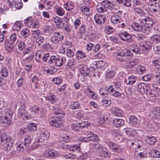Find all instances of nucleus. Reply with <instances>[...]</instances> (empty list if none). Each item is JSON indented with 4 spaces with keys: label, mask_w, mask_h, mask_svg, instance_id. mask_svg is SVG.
<instances>
[{
    "label": "nucleus",
    "mask_w": 160,
    "mask_h": 160,
    "mask_svg": "<svg viewBox=\"0 0 160 160\" xmlns=\"http://www.w3.org/2000/svg\"><path fill=\"white\" fill-rule=\"evenodd\" d=\"M110 112L114 115L117 117L122 116L123 112L118 108L116 107H113L110 109Z\"/></svg>",
    "instance_id": "20"
},
{
    "label": "nucleus",
    "mask_w": 160,
    "mask_h": 160,
    "mask_svg": "<svg viewBox=\"0 0 160 160\" xmlns=\"http://www.w3.org/2000/svg\"><path fill=\"white\" fill-rule=\"evenodd\" d=\"M86 25L85 24H83L80 26L79 28V32L82 35H83L86 33Z\"/></svg>",
    "instance_id": "56"
},
{
    "label": "nucleus",
    "mask_w": 160,
    "mask_h": 160,
    "mask_svg": "<svg viewBox=\"0 0 160 160\" xmlns=\"http://www.w3.org/2000/svg\"><path fill=\"white\" fill-rule=\"evenodd\" d=\"M22 3L21 1H14V5L17 9H20L22 8Z\"/></svg>",
    "instance_id": "64"
},
{
    "label": "nucleus",
    "mask_w": 160,
    "mask_h": 160,
    "mask_svg": "<svg viewBox=\"0 0 160 160\" xmlns=\"http://www.w3.org/2000/svg\"><path fill=\"white\" fill-rule=\"evenodd\" d=\"M76 64V62L74 59H69L67 64L66 67L71 68L72 66L75 65Z\"/></svg>",
    "instance_id": "59"
},
{
    "label": "nucleus",
    "mask_w": 160,
    "mask_h": 160,
    "mask_svg": "<svg viewBox=\"0 0 160 160\" xmlns=\"http://www.w3.org/2000/svg\"><path fill=\"white\" fill-rule=\"evenodd\" d=\"M102 3L105 7L106 10L107 8L111 10L116 9L114 4L109 1L103 0L102 1Z\"/></svg>",
    "instance_id": "15"
},
{
    "label": "nucleus",
    "mask_w": 160,
    "mask_h": 160,
    "mask_svg": "<svg viewBox=\"0 0 160 160\" xmlns=\"http://www.w3.org/2000/svg\"><path fill=\"white\" fill-rule=\"evenodd\" d=\"M17 149L18 151H23L27 148V147H25L23 142H18L16 144Z\"/></svg>",
    "instance_id": "39"
},
{
    "label": "nucleus",
    "mask_w": 160,
    "mask_h": 160,
    "mask_svg": "<svg viewBox=\"0 0 160 160\" xmlns=\"http://www.w3.org/2000/svg\"><path fill=\"white\" fill-rule=\"evenodd\" d=\"M131 27L135 31L141 32L146 34V28L142 22V20L140 22H134L131 25Z\"/></svg>",
    "instance_id": "6"
},
{
    "label": "nucleus",
    "mask_w": 160,
    "mask_h": 160,
    "mask_svg": "<svg viewBox=\"0 0 160 160\" xmlns=\"http://www.w3.org/2000/svg\"><path fill=\"white\" fill-rule=\"evenodd\" d=\"M2 142L6 144V146L3 148V150L7 152L11 149L14 143V141L9 136L3 133L0 136V143Z\"/></svg>",
    "instance_id": "3"
},
{
    "label": "nucleus",
    "mask_w": 160,
    "mask_h": 160,
    "mask_svg": "<svg viewBox=\"0 0 160 160\" xmlns=\"http://www.w3.org/2000/svg\"><path fill=\"white\" fill-rule=\"evenodd\" d=\"M105 16L98 13L96 14L94 16V19L96 23L98 24H102L105 22Z\"/></svg>",
    "instance_id": "10"
},
{
    "label": "nucleus",
    "mask_w": 160,
    "mask_h": 160,
    "mask_svg": "<svg viewBox=\"0 0 160 160\" xmlns=\"http://www.w3.org/2000/svg\"><path fill=\"white\" fill-rule=\"evenodd\" d=\"M33 21L31 17H28L24 20V23L28 27L31 28L33 23Z\"/></svg>",
    "instance_id": "45"
},
{
    "label": "nucleus",
    "mask_w": 160,
    "mask_h": 160,
    "mask_svg": "<svg viewBox=\"0 0 160 160\" xmlns=\"http://www.w3.org/2000/svg\"><path fill=\"white\" fill-rule=\"evenodd\" d=\"M152 47V44L149 41H145L142 45V50L150 49Z\"/></svg>",
    "instance_id": "43"
},
{
    "label": "nucleus",
    "mask_w": 160,
    "mask_h": 160,
    "mask_svg": "<svg viewBox=\"0 0 160 160\" xmlns=\"http://www.w3.org/2000/svg\"><path fill=\"white\" fill-rule=\"evenodd\" d=\"M142 22L146 28V34H149L151 31V27L153 24L152 19L147 18L142 20Z\"/></svg>",
    "instance_id": "7"
},
{
    "label": "nucleus",
    "mask_w": 160,
    "mask_h": 160,
    "mask_svg": "<svg viewBox=\"0 0 160 160\" xmlns=\"http://www.w3.org/2000/svg\"><path fill=\"white\" fill-rule=\"evenodd\" d=\"M52 111L54 114L59 115L62 118H63L65 115V113L63 111L57 106H54L53 107Z\"/></svg>",
    "instance_id": "25"
},
{
    "label": "nucleus",
    "mask_w": 160,
    "mask_h": 160,
    "mask_svg": "<svg viewBox=\"0 0 160 160\" xmlns=\"http://www.w3.org/2000/svg\"><path fill=\"white\" fill-rule=\"evenodd\" d=\"M129 123L132 126L135 127H138L139 125V122L137 118L134 115H131L129 117Z\"/></svg>",
    "instance_id": "18"
},
{
    "label": "nucleus",
    "mask_w": 160,
    "mask_h": 160,
    "mask_svg": "<svg viewBox=\"0 0 160 160\" xmlns=\"http://www.w3.org/2000/svg\"><path fill=\"white\" fill-rule=\"evenodd\" d=\"M0 113L3 115V117L7 118L9 120L11 119L13 114L11 110L8 109H5V108L4 111L2 110Z\"/></svg>",
    "instance_id": "22"
},
{
    "label": "nucleus",
    "mask_w": 160,
    "mask_h": 160,
    "mask_svg": "<svg viewBox=\"0 0 160 160\" xmlns=\"http://www.w3.org/2000/svg\"><path fill=\"white\" fill-rule=\"evenodd\" d=\"M14 45L13 43H11L8 41L7 40H6L5 42V48L6 50L8 52H10L13 49Z\"/></svg>",
    "instance_id": "31"
},
{
    "label": "nucleus",
    "mask_w": 160,
    "mask_h": 160,
    "mask_svg": "<svg viewBox=\"0 0 160 160\" xmlns=\"http://www.w3.org/2000/svg\"><path fill=\"white\" fill-rule=\"evenodd\" d=\"M64 39V36L61 32H56L53 33L50 38V41L54 44H57Z\"/></svg>",
    "instance_id": "5"
},
{
    "label": "nucleus",
    "mask_w": 160,
    "mask_h": 160,
    "mask_svg": "<svg viewBox=\"0 0 160 160\" xmlns=\"http://www.w3.org/2000/svg\"><path fill=\"white\" fill-rule=\"evenodd\" d=\"M76 57L78 59H80L86 58L87 56L85 52L81 50H78L76 52Z\"/></svg>",
    "instance_id": "32"
},
{
    "label": "nucleus",
    "mask_w": 160,
    "mask_h": 160,
    "mask_svg": "<svg viewBox=\"0 0 160 160\" xmlns=\"http://www.w3.org/2000/svg\"><path fill=\"white\" fill-rule=\"evenodd\" d=\"M108 91L110 95L115 97H120L121 95V93L120 92L115 90L111 86L108 88Z\"/></svg>",
    "instance_id": "14"
},
{
    "label": "nucleus",
    "mask_w": 160,
    "mask_h": 160,
    "mask_svg": "<svg viewBox=\"0 0 160 160\" xmlns=\"http://www.w3.org/2000/svg\"><path fill=\"white\" fill-rule=\"evenodd\" d=\"M85 92L86 95L90 98H92L94 100H97L98 98V96L95 92L88 88L85 89Z\"/></svg>",
    "instance_id": "13"
},
{
    "label": "nucleus",
    "mask_w": 160,
    "mask_h": 160,
    "mask_svg": "<svg viewBox=\"0 0 160 160\" xmlns=\"http://www.w3.org/2000/svg\"><path fill=\"white\" fill-rule=\"evenodd\" d=\"M63 6L66 10L69 11H71L74 8L73 2H71L66 3L64 4Z\"/></svg>",
    "instance_id": "36"
},
{
    "label": "nucleus",
    "mask_w": 160,
    "mask_h": 160,
    "mask_svg": "<svg viewBox=\"0 0 160 160\" xmlns=\"http://www.w3.org/2000/svg\"><path fill=\"white\" fill-rule=\"evenodd\" d=\"M128 82L127 80H125V82L127 83V85H132L136 82V77L133 75H131L128 77Z\"/></svg>",
    "instance_id": "34"
},
{
    "label": "nucleus",
    "mask_w": 160,
    "mask_h": 160,
    "mask_svg": "<svg viewBox=\"0 0 160 160\" xmlns=\"http://www.w3.org/2000/svg\"><path fill=\"white\" fill-rule=\"evenodd\" d=\"M137 88L138 90L142 93L145 92L147 90V86L143 83H139L137 85Z\"/></svg>",
    "instance_id": "30"
},
{
    "label": "nucleus",
    "mask_w": 160,
    "mask_h": 160,
    "mask_svg": "<svg viewBox=\"0 0 160 160\" xmlns=\"http://www.w3.org/2000/svg\"><path fill=\"white\" fill-rule=\"evenodd\" d=\"M85 137L81 136L78 138L79 141H83L85 142H88L90 141H94L95 142L98 141L99 139L98 136L94 133L89 130L84 131Z\"/></svg>",
    "instance_id": "2"
},
{
    "label": "nucleus",
    "mask_w": 160,
    "mask_h": 160,
    "mask_svg": "<svg viewBox=\"0 0 160 160\" xmlns=\"http://www.w3.org/2000/svg\"><path fill=\"white\" fill-rule=\"evenodd\" d=\"M139 74H142L146 71L145 68L142 65H138L137 68Z\"/></svg>",
    "instance_id": "54"
},
{
    "label": "nucleus",
    "mask_w": 160,
    "mask_h": 160,
    "mask_svg": "<svg viewBox=\"0 0 160 160\" xmlns=\"http://www.w3.org/2000/svg\"><path fill=\"white\" fill-rule=\"evenodd\" d=\"M115 72L112 70L108 69L106 72L105 78L107 79L112 78L115 75Z\"/></svg>",
    "instance_id": "33"
},
{
    "label": "nucleus",
    "mask_w": 160,
    "mask_h": 160,
    "mask_svg": "<svg viewBox=\"0 0 160 160\" xmlns=\"http://www.w3.org/2000/svg\"><path fill=\"white\" fill-rule=\"evenodd\" d=\"M132 55V53L129 49L122 52H118L116 54L117 60L127 69H131L138 64L139 60L134 58L130 60L128 57Z\"/></svg>",
    "instance_id": "1"
},
{
    "label": "nucleus",
    "mask_w": 160,
    "mask_h": 160,
    "mask_svg": "<svg viewBox=\"0 0 160 160\" xmlns=\"http://www.w3.org/2000/svg\"><path fill=\"white\" fill-rule=\"evenodd\" d=\"M70 150L71 151L78 152L80 151V148L78 145H73L70 147Z\"/></svg>",
    "instance_id": "58"
},
{
    "label": "nucleus",
    "mask_w": 160,
    "mask_h": 160,
    "mask_svg": "<svg viewBox=\"0 0 160 160\" xmlns=\"http://www.w3.org/2000/svg\"><path fill=\"white\" fill-rule=\"evenodd\" d=\"M52 81L55 84H59L62 82V78L59 77L54 78H53Z\"/></svg>",
    "instance_id": "61"
},
{
    "label": "nucleus",
    "mask_w": 160,
    "mask_h": 160,
    "mask_svg": "<svg viewBox=\"0 0 160 160\" xmlns=\"http://www.w3.org/2000/svg\"><path fill=\"white\" fill-rule=\"evenodd\" d=\"M39 27V23L37 19L33 20V23L31 28H38Z\"/></svg>",
    "instance_id": "62"
},
{
    "label": "nucleus",
    "mask_w": 160,
    "mask_h": 160,
    "mask_svg": "<svg viewBox=\"0 0 160 160\" xmlns=\"http://www.w3.org/2000/svg\"><path fill=\"white\" fill-rule=\"evenodd\" d=\"M46 100H48L51 104H53L56 102L57 98L55 95L52 93L50 92L46 98Z\"/></svg>",
    "instance_id": "23"
},
{
    "label": "nucleus",
    "mask_w": 160,
    "mask_h": 160,
    "mask_svg": "<svg viewBox=\"0 0 160 160\" xmlns=\"http://www.w3.org/2000/svg\"><path fill=\"white\" fill-rule=\"evenodd\" d=\"M130 48L134 53L137 54L141 53V51L139 47L134 44H132L130 45Z\"/></svg>",
    "instance_id": "28"
},
{
    "label": "nucleus",
    "mask_w": 160,
    "mask_h": 160,
    "mask_svg": "<svg viewBox=\"0 0 160 160\" xmlns=\"http://www.w3.org/2000/svg\"><path fill=\"white\" fill-rule=\"evenodd\" d=\"M112 150L114 152L120 153L123 151V149L122 146L116 144Z\"/></svg>",
    "instance_id": "49"
},
{
    "label": "nucleus",
    "mask_w": 160,
    "mask_h": 160,
    "mask_svg": "<svg viewBox=\"0 0 160 160\" xmlns=\"http://www.w3.org/2000/svg\"><path fill=\"white\" fill-rule=\"evenodd\" d=\"M125 133L128 136H133L135 135V131L133 129L130 128H125L124 129Z\"/></svg>",
    "instance_id": "37"
},
{
    "label": "nucleus",
    "mask_w": 160,
    "mask_h": 160,
    "mask_svg": "<svg viewBox=\"0 0 160 160\" xmlns=\"http://www.w3.org/2000/svg\"><path fill=\"white\" fill-rule=\"evenodd\" d=\"M80 106L78 102H74L71 103L69 108L72 109H76L78 108Z\"/></svg>",
    "instance_id": "46"
},
{
    "label": "nucleus",
    "mask_w": 160,
    "mask_h": 160,
    "mask_svg": "<svg viewBox=\"0 0 160 160\" xmlns=\"http://www.w3.org/2000/svg\"><path fill=\"white\" fill-rule=\"evenodd\" d=\"M65 60L64 57L62 56L52 55L49 57L48 63V64H53L56 66L60 67L63 64Z\"/></svg>",
    "instance_id": "4"
},
{
    "label": "nucleus",
    "mask_w": 160,
    "mask_h": 160,
    "mask_svg": "<svg viewBox=\"0 0 160 160\" xmlns=\"http://www.w3.org/2000/svg\"><path fill=\"white\" fill-rule=\"evenodd\" d=\"M55 3V2L54 0H45L43 3L45 6V9L48 10L52 8Z\"/></svg>",
    "instance_id": "24"
},
{
    "label": "nucleus",
    "mask_w": 160,
    "mask_h": 160,
    "mask_svg": "<svg viewBox=\"0 0 160 160\" xmlns=\"http://www.w3.org/2000/svg\"><path fill=\"white\" fill-rule=\"evenodd\" d=\"M159 7L158 4L155 3L154 4L150 5L148 7V8L151 11L157 12L159 10Z\"/></svg>",
    "instance_id": "44"
},
{
    "label": "nucleus",
    "mask_w": 160,
    "mask_h": 160,
    "mask_svg": "<svg viewBox=\"0 0 160 160\" xmlns=\"http://www.w3.org/2000/svg\"><path fill=\"white\" fill-rule=\"evenodd\" d=\"M153 64L157 68L160 69V58H155V59L152 60Z\"/></svg>",
    "instance_id": "47"
},
{
    "label": "nucleus",
    "mask_w": 160,
    "mask_h": 160,
    "mask_svg": "<svg viewBox=\"0 0 160 160\" xmlns=\"http://www.w3.org/2000/svg\"><path fill=\"white\" fill-rule=\"evenodd\" d=\"M144 140L146 143L150 145H154L157 141L155 137L151 135L145 136Z\"/></svg>",
    "instance_id": "16"
},
{
    "label": "nucleus",
    "mask_w": 160,
    "mask_h": 160,
    "mask_svg": "<svg viewBox=\"0 0 160 160\" xmlns=\"http://www.w3.org/2000/svg\"><path fill=\"white\" fill-rule=\"evenodd\" d=\"M135 12L140 15L143 14L144 12L141 8L139 7L133 8Z\"/></svg>",
    "instance_id": "60"
},
{
    "label": "nucleus",
    "mask_w": 160,
    "mask_h": 160,
    "mask_svg": "<svg viewBox=\"0 0 160 160\" xmlns=\"http://www.w3.org/2000/svg\"><path fill=\"white\" fill-rule=\"evenodd\" d=\"M1 122L2 123L5 124L6 126L9 125L11 122V120H9L8 118H5V117H3Z\"/></svg>",
    "instance_id": "63"
},
{
    "label": "nucleus",
    "mask_w": 160,
    "mask_h": 160,
    "mask_svg": "<svg viewBox=\"0 0 160 160\" xmlns=\"http://www.w3.org/2000/svg\"><path fill=\"white\" fill-rule=\"evenodd\" d=\"M37 129V125L33 123H29L28 126V130L29 131L33 132L35 131Z\"/></svg>",
    "instance_id": "40"
},
{
    "label": "nucleus",
    "mask_w": 160,
    "mask_h": 160,
    "mask_svg": "<svg viewBox=\"0 0 160 160\" xmlns=\"http://www.w3.org/2000/svg\"><path fill=\"white\" fill-rule=\"evenodd\" d=\"M149 118L152 120L156 119H160V108L151 112L149 115Z\"/></svg>",
    "instance_id": "12"
},
{
    "label": "nucleus",
    "mask_w": 160,
    "mask_h": 160,
    "mask_svg": "<svg viewBox=\"0 0 160 160\" xmlns=\"http://www.w3.org/2000/svg\"><path fill=\"white\" fill-rule=\"evenodd\" d=\"M143 3L138 0H133L132 5L133 8H137L138 7H141L142 6Z\"/></svg>",
    "instance_id": "50"
},
{
    "label": "nucleus",
    "mask_w": 160,
    "mask_h": 160,
    "mask_svg": "<svg viewBox=\"0 0 160 160\" xmlns=\"http://www.w3.org/2000/svg\"><path fill=\"white\" fill-rule=\"evenodd\" d=\"M80 69V74L84 76H88L90 72V68L85 65H83Z\"/></svg>",
    "instance_id": "17"
},
{
    "label": "nucleus",
    "mask_w": 160,
    "mask_h": 160,
    "mask_svg": "<svg viewBox=\"0 0 160 160\" xmlns=\"http://www.w3.org/2000/svg\"><path fill=\"white\" fill-rule=\"evenodd\" d=\"M137 147V152L139 154V156L141 158L145 157L147 156V151L146 149L142 148V149H139L142 147L139 145H138L136 146Z\"/></svg>",
    "instance_id": "26"
},
{
    "label": "nucleus",
    "mask_w": 160,
    "mask_h": 160,
    "mask_svg": "<svg viewBox=\"0 0 160 160\" xmlns=\"http://www.w3.org/2000/svg\"><path fill=\"white\" fill-rule=\"evenodd\" d=\"M101 102L102 105L106 107L109 106L111 104V101L108 94L106 93L105 95L102 97Z\"/></svg>",
    "instance_id": "11"
},
{
    "label": "nucleus",
    "mask_w": 160,
    "mask_h": 160,
    "mask_svg": "<svg viewBox=\"0 0 160 160\" xmlns=\"http://www.w3.org/2000/svg\"><path fill=\"white\" fill-rule=\"evenodd\" d=\"M81 9L84 14L86 16H88L90 15L89 8L83 6L81 8Z\"/></svg>",
    "instance_id": "51"
},
{
    "label": "nucleus",
    "mask_w": 160,
    "mask_h": 160,
    "mask_svg": "<svg viewBox=\"0 0 160 160\" xmlns=\"http://www.w3.org/2000/svg\"><path fill=\"white\" fill-rule=\"evenodd\" d=\"M62 117H53L49 119V123L53 127L58 128L62 125Z\"/></svg>",
    "instance_id": "8"
},
{
    "label": "nucleus",
    "mask_w": 160,
    "mask_h": 160,
    "mask_svg": "<svg viewBox=\"0 0 160 160\" xmlns=\"http://www.w3.org/2000/svg\"><path fill=\"white\" fill-rule=\"evenodd\" d=\"M23 25V24L20 22L16 21L15 22L13 25V29H17V31L20 29L21 27Z\"/></svg>",
    "instance_id": "48"
},
{
    "label": "nucleus",
    "mask_w": 160,
    "mask_h": 160,
    "mask_svg": "<svg viewBox=\"0 0 160 160\" xmlns=\"http://www.w3.org/2000/svg\"><path fill=\"white\" fill-rule=\"evenodd\" d=\"M50 136L49 132L47 131H44L40 134L41 139L43 140L47 139Z\"/></svg>",
    "instance_id": "41"
},
{
    "label": "nucleus",
    "mask_w": 160,
    "mask_h": 160,
    "mask_svg": "<svg viewBox=\"0 0 160 160\" xmlns=\"http://www.w3.org/2000/svg\"><path fill=\"white\" fill-rule=\"evenodd\" d=\"M59 154L58 152L53 149L49 150L48 152L45 153L44 155L45 157L48 158H53L58 156Z\"/></svg>",
    "instance_id": "19"
},
{
    "label": "nucleus",
    "mask_w": 160,
    "mask_h": 160,
    "mask_svg": "<svg viewBox=\"0 0 160 160\" xmlns=\"http://www.w3.org/2000/svg\"><path fill=\"white\" fill-rule=\"evenodd\" d=\"M54 21L58 28H60L61 27H63V23L62 22V19L60 18L57 17L54 18Z\"/></svg>",
    "instance_id": "35"
},
{
    "label": "nucleus",
    "mask_w": 160,
    "mask_h": 160,
    "mask_svg": "<svg viewBox=\"0 0 160 160\" xmlns=\"http://www.w3.org/2000/svg\"><path fill=\"white\" fill-rule=\"evenodd\" d=\"M39 109V107L36 105H33L29 109V110L31 112L34 113V116L37 113H38Z\"/></svg>",
    "instance_id": "53"
},
{
    "label": "nucleus",
    "mask_w": 160,
    "mask_h": 160,
    "mask_svg": "<svg viewBox=\"0 0 160 160\" xmlns=\"http://www.w3.org/2000/svg\"><path fill=\"white\" fill-rule=\"evenodd\" d=\"M21 35L24 38L27 37L29 36V31L28 29L26 28L23 29L21 32Z\"/></svg>",
    "instance_id": "52"
},
{
    "label": "nucleus",
    "mask_w": 160,
    "mask_h": 160,
    "mask_svg": "<svg viewBox=\"0 0 160 160\" xmlns=\"http://www.w3.org/2000/svg\"><path fill=\"white\" fill-rule=\"evenodd\" d=\"M151 38L153 42L157 43L160 42V35L159 34H154L152 36Z\"/></svg>",
    "instance_id": "55"
},
{
    "label": "nucleus",
    "mask_w": 160,
    "mask_h": 160,
    "mask_svg": "<svg viewBox=\"0 0 160 160\" xmlns=\"http://www.w3.org/2000/svg\"><path fill=\"white\" fill-rule=\"evenodd\" d=\"M56 9L57 13L58 15L62 16L64 14V10L62 7H58Z\"/></svg>",
    "instance_id": "57"
},
{
    "label": "nucleus",
    "mask_w": 160,
    "mask_h": 160,
    "mask_svg": "<svg viewBox=\"0 0 160 160\" xmlns=\"http://www.w3.org/2000/svg\"><path fill=\"white\" fill-rule=\"evenodd\" d=\"M44 55V52L41 50L37 51L35 53L34 59L37 62H39L41 61L42 56Z\"/></svg>",
    "instance_id": "27"
},
{
    "label": "nucleus",
    "mask_w": 160,
    "mask_h": 160,
    "mask_svg": "<svg viewBox=\"0 0 160 160\" xmlns=\"http://www.w3.org/2000/svg\"><path fill=\"white\" fill-rule=\"evenodd\" d=\"M18 40V36L17 34L15 33H12L10 35L9 37V40H8V42H10L11 43L14 44Z\"/></svg>",
    "instance_id": "38"
},
{
    "label": "nucleus",
    "mask_w": 160,
    "mask_h": 160,
    "mask_svg": "<svg viewBox=\"0 0 160 160\" xmlns=\"http://www.w3.org/2000/svg\"><path fill=\"white\" fill-rule=\"evenodd\" d=\"M32 141V138L30 136H26L23 142L24 143L25 147H28L30 145Z\"/></svg>",
    "instance_id": "42"
},
{
    "label": "nucleus",
    "mask_w": 160,
    "mask_h": 160,
    "mask_svg": "<svg viewBox=\"0 0 160 160\" xmlns=\"http://www.w3.org/2000/svg\"><path fill=\"white\" fill-rule=\"evenodd\" d=\"M124 122L122 119L116 118L113 120V124L116 127H119L123 125Z\"/></svg>",
    "instance_id": "29"
},
{
    "label": "nucleus",
    "mask_w": 160,
    "mask_h": 160,
    "mask_svg": "<svg viewBox=\"0 0 160 160\" xmlns=\"http://www.w3.org/2000/svg\"><path fill=\"white\" fill-rule=\"evenodd\" d=\"M118 36L121 40L127 42H130L132 40L131 35L125 31L121 32L118 33Z\"/></svg>",
    "instance_id": "9"
},
{
    "label": "nucleus",
    "mask_w": 160,
    "mask_h": 160,
    "mask_svg": "<svg viewBox=\"0 0 160 160\" xmlns=\"http://www.w3.org/2000/svg\"><path fill=\"white\" fill-rule=\"evenodd\" d=\"M121 18V16L116 13L111 16L110 21L112 23L117 24L120 22Z\"/></svg>",
    "instance_id": "21"
}]
</instances>
